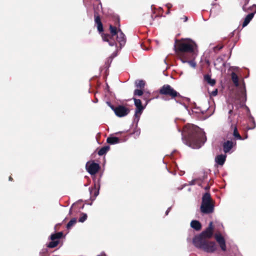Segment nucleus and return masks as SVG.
I'll return each instance as SVG.
<instances>
[{"label": "nucleus", "mask_w": 256, "mask_h": 256, "mask_svg": "<svg viewBox=\"0 0 256 256\" xmlns=\"http://www.w3.org/2000/svg\"><path fill=\"white\" fill-rule=\"evenodd\" d=\"M144 108H136L134 114V117L136 118L139 119L140 116L141 115L142 112Z\"/></svg>", "instance_id": "24"}, {"label": "nucleus", "mask_w": 256, "mask_h": 256, "mask_svg": "<svg viewBox=\"0 0 256 256\" xmlns=\"http://www.w3.org/2000/svg\"><path fill=\"white\" fill-rule=\"evenodd\" d=\"M217 94H218V90L217 89H216L212 91L211 93V94L212 96H216L217 95Z\"/></svg>", "instance_id": "35"}, {"label": "nucleus", "mask_w": 256, "mask_h": 256, "mask_svg": "<svg viewBox=\"0 0 256 256\" xmlns=\"http://www.w3.org/2000/svg\"><path fill=\"white\" fill-rule=\"evenodd\" d=\"M204 80L212 86L216 84V80L214 79H212L210 76L208 74L204 76Z\"/></svg>", "instance_id": "19"}, {"label": "nucleus", "mask_w": 256, "mask_h": 256, "mask_svg": "<svg viewBox=\"0 0 256 256\" xmlns=\"http://www.w3.org/2000/svg\"><path fill=\"white\" fill-rule=\"evenodd\" d=\"M236 141L228 140L222 145L223 150L225 153L230 152L231 150L236 146Z\"/></svg>", "instance_id": "10"}, {"label": "nucleus", "mask_w": 256, "mask_h": 256, "mask_svg": "<svg viewBox=\"0 0 256 256\" xmlns=\"http://www.w3.org/2000/svg\"><path fill=\"white\" fill-rule=\"evenodd\" d=\"M166 6L167 8L168 9V10H170V8H172V5L170 3H168L166 5Z\"/></svg>", "instance_id": "36"}, {"label": "nucleus", "mask_w": 256, "mask_h": 256, "mask_svg": "<svg viewBox=\"0 0 256 256\" xmlns=\"http://www.w3.org/2000/svg\"><path fill=\"white\" fill-rule=\"evenodd\" d=\"M231 129L233 130L232 132V136H234V140L236 141V140H243L244 138L240 135L239 132H238L237 127L234 124H232Z\"/></svg>", "instance_id": "13"}, {"label": "nucleus", "mask_w": 256, "mask_h": 256, "mask_svg": "<svg viewBox=\"0 0 256 256\" xmlns=\"http://www.w3.org/2000/svg\"><path fill=\"white\" fill-rule=\"evenodd\" d=\"M170 13V10H168H168L167 12H166V14H168Z\"/></svg>", "instance_id": "43"}, {"label": "nucleus", "mask_w": 256, "mask_h": 256, "mask_svg": "<svg viewBox=\"0 0 256 256\" xmlns=\"http://www.w3.org/2000/svg\"><path fill=\"white\" fill-rule=\"evenodd\" d=\"M72 208L71 207V208H70V212H69V213H70V214H71V212H72Z\"/></svg>", "instance_id": "46"}, {"label": "nucleus", "mask_w": 256, "mask_h": 256, "mask_svg": "<svg viewBox=\"0 0 256 256\" xmlns=\"http://www.w3.org/2000/svg\"><path fill=\"white\" fill-rule=\"evenodd\" d=\"M224 46L222 44H218L214 47V50L215 52H216L217 51L220 50L223 48Z\"/></svg>", "instance_id": "33"}, {"label": "nucleus", "mask_w": 256, "mask_h": 256, "mask_svg": "<svg viewBox=\"0 0 256 256\" xmlns=\"http://www.w3.org/2000/svg\"><path fill=\"white\" fill-rule=\"evenodd\" d=\"M170 158L171 159L177 160L180 158V154L177 151L173 152L170 155Z\"/></svg>", "instance_id": "25"}, {"label": "nucleus", "mask_w": 256, "mask_h": 256, "mask_svg": "<svg viewBox=\"0 0 256 256\" xmlns=\"http://www.w3.org/2000/svg\"><path fill=\"white\" fill-rule=\"evenodd\" d=\"M240 100L242 103H244L246 100V88L241 90L240 95Z\"/></svg>", "instance_id": "18"}, {"label": "nucleus", "mask_w": 256, "mask_h": 256, "mask_svg": "<svg viewBox=\"0 0 256 256\" xmlns=\"http://www.w3.org/2000/svg\"><path fill=\"white\" fill-rule=\"evenodd\" d=\"M94 162V161H88L86 165V170L92 175L96 174L100 168L98 164Z\"/></svg>", "instance_id": "8"}, {"label": "nucleus", "mask_w": 256, "mask_h": 256, "mask_svg": "<svg viewBox=\"0 0 256 256\" xmlns=\"http://www.w3.org/2000/svg\"><path fill=\"white\" fill-rule=\"evenodd\" d=\"M200 210L204 214L212 213L214 211V206L212 203H202Z\"/></svg>", "instance_id": "11"}, {"label": "nucleus", "mask_w": 256, "mask_h": 256, "mask_svg": "<svg viewBox=\"0 0 256 256\" xmlns=\"http://www.w3.org/2000/svg\"><path fill=\"white\" fill-rule=\"evenodd\" d=\"M192 243L196 248L208 253H212L217 249V246L214 242L201 239L199 237H194Z\"/></svg>", "instance_id": "4"}, {"label": "nucleus", "mask_w": 256, "mask_h": 256, "mask_svg": "<svg viewBox=\"0 0 256 256\" xmlns=\"http://www.w3.org/2000/svg\"><path fill=\"white\" fill-rule=\"evenodd\" d=\"M213 224L212 222H211L208 224V226L206 230L203 231L200 234L194 237H199L201 239L209 238H211L213 234Z\"/></svg>", "instance_id": "7"}, {"label": "nucleus", "mask_w": 256, "mask_h": 256, "mask_svg": "<svg viewBox=\"0 0 256 256\" xmlns=\"http://www.w3.org/2000/svg\"><path fill=\"white\" fill-rule=\"evenodd\" d=\"M249 11H250V14H253L254 16L256 13V4H253L252 6H250V8H247V12H248Z\"/></svg>", "instance_id": "28"}, {"label": "nucleus", "mask_w": 256, "mask_h": 256, "mask_svg": "<svg viewBox=\"0 0 256 256\" xmlns=\"http://www.w3.org/2000/svg\"><path fill=\"white\" fill-rule=\"evenodd\" d=\"M223 61V59L222 58H218L216 60V62H218V63H220L221 62H222Z\"/></svg>", "instance_id": "37"}, {"label": "nucleus", "mask_w": 256, "mask_h": 256, "mask_svg": "<svg viewBox=\"0 0 256 256\" xmlns=\"http://www.w3.org/2000/svg\"><path fill=\"white\" fill-rule=\"evenodd\" d=\"M194 184V181H192L190 183V184L192 185Z\"/></svg>", "instance_id": "44"}, {"label": "nucleus", "mask_w": 256, "mask_h": 256, "mask_svg": "<svg viewBox=\"0 0 256 256\" xmlns=\"http://www.w3.org/2000/svg\"><path fill=\"white\" fill-rule=\"evenodd\" d=\"M253 18H254L253 14H248L246 16V17L245 18L244 21L242 23V28H244L246 26Z\"/></svg>", "instance_id": "17"}, {"label": "nucleus", "mask_w": 256, "mask_h": 256, "mask_svg": "<svg viewBox=\"0 0 256 256\" xmlns=\"http://www.w3.org/2000/svg\"><path fill=\"white\" fill-rule=\"evenodd\" d=\"M244 2V5L242 7V10L244 12H247L246 5L248 4L250 0H242Z\"/></svg>", "instance_id": "31"}, {"label": "nucleus", "mask_w": 256, "mask_h": 256, "mask_svg": "<svg viewBox=\"0 0 256 256\" xmlns=\"http://www.w3.org/2000/svg\"><path fill=\"white\" fill-rule=\"evenodd\" d=\"M12 180V177H11V176H10V178H9V180Z\"/></svg>", "instance_id": "47"}, {"label": "nucleus", "mask_w": 256, "mask_h": 256, "mask_svg": "<svg viewBox=\"0 0 256 256\" xmlns=\"http://www.w3.org/2000/svg\"><path fill=\"white\" fill-rule=\"evenodd\" d=\"M98 194V192H97L95 194V196H96Z\"/></svg>", "instance_id": "45"}, {"label": "nucleus", "mask_w": 256, "mask_h": 256, "mask_svg": "<svg viewBox=\"0 0 256 256\" xmlns=\"http://www.w3.org/2000/svg\"><path fill=\"white\" fill-rule=\"evenodd\" d=\"M170 208H168V210H166V215H168V212H170Z\"/></svg>", "instance_id": "40"}, {"label": "nucleus", "mask_w": 256, "mask_h": 256, "mask_svg": "<svg viewBox=\"0 0 256 256\" xmlns=\"http://www.w3.org/2000/svg\"><path fill=\"white\" fill-rule=\"evenodd\" d=\"M133 100H134V105L136 106V108H144V106H142L141 100L140 99L133 98Z\"/></svg>", "instance_id": "27"}, {"label": "nucleus", "mask_w": 256, "mask_h": 256, "mask_svg": "<svg viewBox=\"0 0 256 256\" xmlns=\"http://www.w3.org/2000/svg\"><path fill=\"white\" fill-rule=\"evenodd\" d=\"M208 188H208V187H206V190H208Z\"/></svg>", "instance_id": "48"}, {"label": "nucleus", "mask_w": 256, "mask_h": 256, "mask_svg": "<svg viewBox=\"0 0 256 256\" xmlns=\"http://www.w3.org/2000/svg\"><path fill=\"white\" fill-rule=\"evenodd\" d=\"M196 47L195 42L190 39L175 40L174 49L176 54L184 63L187 62L188 60L190 58Z\"/></svg>", "instance_id": "2"}, {"label": "nucleus", "mask_w": 256, "mask_h": 256, "mask_svg": "<svg viewBox=\"0 0 256 256\" xmlns=\"http://www.w3.org/2000/svg\"><path fill=\"white\" fill-rule=\"evenodd\" d=\"M159 94L160 95L165 96L170 98L171 99H176L178 98H181V96L170 85L166 84L162 86L159 90Z\"/></svg>", "instance_id": "5"}, {"label": "nucleus", "mask_w": 256, "mask_h": 256, "mask_svg": "<svg viewBox=\"0 0 256 256\" xmlns=\"http://www.w3.org/2000/svg\"><path fill=\"white\" fill-rule=\"evenodd\" d=\"M94 17L95 24L96 26L98 32L102 33V37L104 41L108 42L110 46H114L116 45L114 38H116V41L120 43V46L125 44L126 40L125 35L120 28L118 29L116 26L110 24V34L102 33L104 32V28L100 16L98 12H94Z\"/></svg>", "instance_id": "1"}, {"label": "nucleus", "mask_w": 256, "mask_h": 256, "mask_svg": "<svg viewBox=\"0 0 256 256\" xmlns=\"http://www.w3.org/2000/svg\"><path fill=\"white\" fill-rule=\"evenodd\" d=\"M232 112H233V111H232V110H229V112H228V114H231L232 113Z\"/></svg>", "instance_id": "42"}, {"label": "nucleus", "mask_w": 256, "mask_h": 256, "mask_svg": "<svg viewBox=\"0 0 256 256\" xmlns=\"http://www.w3.org/2000/svg\"><path fill=\"white\" fill-rule=\"evenodd\" d=\"M206 138L204 132L198 127L192 126L188 132V143L193 148H199L205 142Z\"/></svg>", "instance_id": "3"}, {"label": "nucleus", "mask_w": 256, "mask_h": 256, "mask_svg": "<svg viewBox=\"0 0 256 256\" xmlns=\"http://www.w3.org/2000/svg\"><path fill=\"white\" fill-rule=\"evenodd\" d=\"M212 199L210 193H205L202 198V203H211Z\"/></svg>", "instance_id": "20"}, {"label": "nucleus", "mask_w": 256, "mask_h": 256, "mask_svg": "<svg viewBox=\"0 0 256 256\" xmlns=\"http://www.w3.org/2000/svg\"><path fill=\"white\" fill-rule=\"evenodd\" d=\"M215 238L219 244L221 249L223 251H225L226 250V244L224 237L222 236L221 234H216Z\"/></svg>", "instance_id": "12"}, {"label": "nucleus", "mask_w": 256, "mask_h": 256, "mask_svg": "<svg viewBox=\"0 0 256 256\" xmlns=\"http://www.w3.org/2000/svg\"><path fill=\"white\" fill-rule=\"evenodd\" d=\"M116 24V26H118V27H120V20L118 19L117 20Z\"/></svg>", "instance_id": "41"}, {"label": "nucleus", "mask_w": 256, "mask_h": 256, "mask_svg": "<svg viewBox=\"0 0 256 256\" xmlns=\"http://www.w3.org/2000/svg\"><path fill=\"white\" fill-rule=\"evenodd\" d=\"M62 236V232H58L56 234H52L50 236V242L48 245V246L50 248H54L56 246L59 242V239L61 238Z\"/></svg>", "instance_id": "9"}, {"label": "nucleus", "mask_w": 256, "mask_h": 256, "mask_svg": "<svg viewBox=\"0 0 256 256\" xmlns=\"http://www.w3.org/2000/svg\"><path fill=\"white\" fill-rule=\"evenodd\" d=\"M108 104L109 106L112 110L116 115L118 117H123L127 114H128L130 112L129 108H126V106L119 105L118 106L115 107L113 105H112L110 102H108Z\"/></svg>", "instance_id": "6"}, {"label": "nucleus", "mask_w": 256, "mask_h": 256, "mask_svg": "<svg viewBox=\"0 0 256 256\" xmlns=\"http://www.w3.org/2000/svg\"><path fill=\"white\" fill-rule=\"evenodd\" d=\"M216 163L215 166H222L224 164L225 161H216Z\"/></svg>", "instance_id": "34"}, {"label": "nucleus", "mask_w": 256, "mask_h": 256, "mask_svg": "<svg viewBox=\"0 0 256 256\" xmlns=\"http://www.w3.org/2000/svg\"><path fill=\"white\" fill-rule=\"evenodd\" d=\"M110 146H103L98 150V154L99 156H103L106 153V152L110 150Z\"/></svg>", "instance_id": "22"}, {"label": "nucleus", "mask_w": 256, "mask_h": 256, "mask_svg": "<svg viewBox=\"0 0 256 256\" xmlns=\"http://www.w3.org/2000/svg\"><path fill=\"white\" fill-rule=\"evenodd\" d=\"M190 226L197 231L200 230L202 228L200 223L196 220H193L191 222Z\"/></svg>", "instance_id": "16"}, {"label": "nucleus", "mask_w": 256, "mask_h": 256, "mask_svg": "<svg viewBox=\"0 0 256 256\" xmlns=\"http://www.w3.org/2000/svg\"><path fill=\"white\" fill-rule=\"evenodd\" d=\"M190 64L193 66V67H195L196 66V64L194 62H192V61H188V62Z\"/></svg>", "instance_id": "39"}, {"label": "nucleus", "mask_w": 256, "mask_h": 256, "mask_svg": "<svg viewBox=\"0 0 256 256\" xmlns=\"http://www.w3.org/2000/svg\"><path fill=\"white\" fill-rule=\"evenodd\" d=\"M87 218V214L84 213H82L81 216L79 218L78 222H84Z\"/></svg>", "instance_id": "30"}, {"label": "nucleus", "mask_w": 256, "mask_h": 256, "mask_svg": "<svg viewBox=\"0 0 256 256\" xmlns=\"http://www.w3.org/2000/svg\"><path fill=\"white\" fill-rule=\"evenodd\" d=\"M231 78L236 86H239L238 78L237 74L234 72H232L231 74Z\"/></svg>", "instance_id": "21"}, {"label": "nucleus", "mask_w": 256, "mask_h": 256, "mask_svg": "<svg viewBox=\"0 0 256 256\" xmlns=\"http://www.w3.org/2000/svg\"><path fill=\"white\" fill-rule=\"evenodd\" d=\"M142 20L146 24H152V22L154 20L153 16L152 14H144L142 16Z\"/></svg>", "instance_id": "14"}, {"label": "nucleus", "mask_w": 256, "mask_h": 256, "mask_svg": "<svg viewBox=\"0 0 256 256\" xmlns=\"http://www.w3.org/2000/svg\"><path fill=\"white\" fill-rule=\"evenodd\" d=\"M143 94H144V92H143L142 89H140V90H138V89L135 90L134 91V96H141Z\"/></svg>", "instance_id": "29"}, {"label": "nucleus", "mask_w": 256, "mask_h": 256, "mask_svg": "<svg viewBox=\"0 0 256 256\" xmlns=\"http://www.w3.org/2000/svg\"><path fill=\"white\" fill-rule=\"evenodd\" d=\"M226 154H220L216 158L215 160H226Z\"/></svg>", "instance_id": "32"}, {"label": "nucleus", "mask_w": 256, "mask_h": 256, "mask_svg": "<svg viewBox=\"0 0 256 256\" xmlns=\"http://www.w3.org/2000/svg\"><path fill=\"white\" fill-rule=\"evenodd\" d=\"M145 84V82L143 80H138L135 82L136 86L140 89L144 88Z\"/></svg>", "instance_id": "23"}, {"label": "nucleus", "mask_w": 256, "mask_h": 256, "mask_svg": "<svg viewBox=\"0 0 256 256\" xmlns=\"http://www.w3.org/2000/svg\"><path fill=\"white\" fill-rule=\"evenodd\" d=\"M182 18L183 19L184 21L185 22H186L188 20V17L186 16H184V17Z\"/></svg>", "instance_id": "38"}, {"label": "nucleus", "mask_w": 256, "mask_h": 256, "mask_svg": "<svg viewBox=\"0 0 256 256\" xmlns=\"http://www.w3.org/2000/svg\"><path fill=\"white\" fill-rule=\"evenodd\" d=\"M76 222V218H72L67 224L66 228L68 229H70L74 225Z\"/></svg>", "instance_id": "26"}, {"label": "nucleus", "mask_w": 256, "mask_h": 256, "mask_svg": "<svg viewBox=\"0 0 256 256\" xmlns=\"http://www.w3.org/2000/svg\"><path fill=\"white\" fill-rule=\"evenodd\" d=\"M120 140L117 137L109 136L106 139V142L110 144H115L120 143Z\"/></svg>", "instance_id": "15"}]
</instances>
